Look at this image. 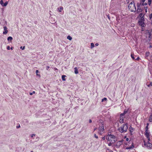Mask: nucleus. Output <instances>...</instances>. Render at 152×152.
Instances as JSON below:
<instances>
[{
	"label": "nucleus",
	"mask_w": 152,
	"mask_h": 152,
	"mask_svg": "<svg viewBox=\"0 0 152 152\" xmlns=\"http://www.w3.org/2000/svg\"><path fill=\"white\" fill-rule=\"evenodd\" d=\"M149 18L150 19H151L152 18V13L150 15H149Z\"/></svg>",
	"instance_id": "36"
},
{
	"label": "nucleus",
	"mask_w": 152,
	"mask_h": 152,
	"mask_svg": "<svg viewBox=\"0 0 152 152\" xmlns=\"http://www.w3.org/2000/svg\"><path fill=\"white\" fill-rule=\"evenodd\" d=\"M149 141L148 140L146 145L147 146L150 147L151 146V144L150 142H149ZM144 145H146V144L145 143Z\"/></svg>",
	"instance_id": "15"
},
{
	"label": "nucleus",
	"mask_w": 152,
	"mask_h": 152,
	"mask_svg": "<svg viewBox=\"0 0 152 152\" xmlns=\"http://www.w3.org/2000/svg\"><path fill=\"white\" fill-rule=\"evenodd\" d=\"M124 119H120L119 121L120 123H123L124 122Z\"/></svg>",
	"instance_id": "29"
},
{
	"label": "nucleus",
	"mask_w": 152,
	"mask_h": 152,
	"mask_svg": "<svg viewBox=\"0 0 152 152\" xmlns=\"http://www.w3.org/2000/svg\"><path fill=\"white\" fill-rule=\"evenodd\" d=\"M142 9L140 6H138L137 9L136 10V13H139L142 12Z\"/></svg>",
	"instance_id": "10"
},
{
	"label": "nucleus",
	"mask_w": 152,
	"mask_h": 152,
	"mask_svg": "<svg viewBox=\"0 0 152 152\" xmlns=\"http://www.w3.org/2000/svg\"><path fill=\"white\" fill-rule=\"evenodd\" d=\"M55 70H57V69H56V68H55Z\"/></svg>",
	"instance_id": "51"
},
{
	"label": "nucleus",
	"mask_w": 152,
	"mask_h": 152,
	"mask_svg": "<svg viewBox=\"0 0 152 152\" xmlns=\"http://www.w3.org/2000/svg\"><path fill=\"white\" fill-rule=\"evenodd\" d=\"M107 141L112 143H115L117 140V138L113 135L108 134L106 137Z\"/></svg>",
	"instance_id": "1"
},
{
	"label": "nucleus",
	"mask_w": 152,
	"mask_h": 152,
	"mask_svg": "<svg viewBox=\"0 0 152 152\" xmlns=\"http://www.w3.org/2000/svg\"><path fill=\"white\" fill-rule=\"evenodd\" d=\"M7 40L8 41H11L12 40L13 38H12V37H9L7 38Z\"/></svg>",
	"instance_id": "20"
},
{
	"label": "nucleus",
	"mask_w": 152,
	"mask_h": 152,
	"mask_svg": "<svg viewBox=\"0 0 152 152\" xmlns=\"http://www.w3.org/2000/svg\"><path fill=\"white\" fill-rule=\"evenodd\" d=\"M20 125H19V126H17L16 127V128H20Z\"/></svg>",
	"instance_id": "45"
},
{
	"label": "nucleus",
	"mask_w": 152,
	"mask_h": 152,
	"mask_svg": "<svg viewBox=\"0 0 152 152\" xmlns=\"http://www.w3.org/2000/svg\"><path fill=\"white\" fill-rule=\"evenodd\" d=\"M50 20L52 23H53L56 22L55 19H53L52 17L50 18Z\"/></svg>",
	"instance_id": "16"
},
{
	"label": "nucleus",
	"mask_w": 152,
	"mask_h": 152,
	"mask_svg": "<svg viewBox=\"0 0 152 152\" xmlns=\"http://www.w3.org/2000/svg\"><path fill=\"white\" fill-rule=\"evenodd\" d=\"M129 129L130 132L131 133V134H132L134 130V129L133 128H132L131 126H130L129 128Z\"/></svg>",
	"instance_id": "18"
},
{
	"label": "nucleus",
	"mask_w": 152,
	"mask_h": 152,
	"mask_svg": "<svg viewBox=\"0 0 152 152\" xmlns=\"http://www.w3.org/2000/svg\"><path fill=\"white\" fill-rule=\"evenodd\" d=\"M7 49L8 50H9L10 49V47L9 46H8Z\"/></svg>",
	"instance_id": "41"
},
{
	"label": "nucleus",
	"mask_w": 152,
	"mask_h": 152,
	"mask_svg": "<svg viewBox=\"0 0 152 152\" xmlns=\"http://www.w3.org/2000/svg\"><path fill=\"white\" fill-rule=\"evenodd\" d=\"M89 123H91L92 122V120L91 119H89Z\"/></svg>",
	"instance_id": "42"
},
{
	"label": "nucleus",
	"mask_w": 152,
	"mask_h": 152,
	"mask_svg": "<svg viewBox=\"0 0 152 152\" xmlns=\"http://www.w3.org/2000/svg\"><path fill=\"white\" fill-rule=\"evenodd\" d=\"M150 53L149 52H146L145 53V58L148 59V58L149 56Z\"/></svg>",
	"instance_id": "14"
},
{
	"label": "nucleus",
	"mask_w": 152,
	"mask_h": 152,
	"mask_svg": "<svg viewBox=\"0 0 152 152\" xmlns=\"http://www.w3.org/2000/svg\"><path fill=\"white\" fill-rule=\"evenodd\" d=\"M149 125V124L148 123H147L146 126H148Z\"/></svg>",
	"instance_id": "48"
},
{
	"label": "nucleus",
	"mask_w": 152,
	"mask_h": 152,
	"mask_svg": "<svg viewBox=\"0 0 152 152\" xmlns=\"http://www.w3.org/2000/svg\"><path fill=\"white\" fill-rule=\"evenodd\" d=\"M20 48L21 49H22V50H23L25 48V46H24L23 47H22V46H21L20 47Z\"/></svg>",
	"instance_id": "35"
},
{
	"label": "nucleus",
	"mask_w": 152,
	"mask_h": 152,
	"mask_svg": "<svg viewBox=\"0 0 152 152\" xmlns=\"http://www.w3.org/2000/svg\"><path fill=\"white\" fill-rule=\"evenodd\" d=\"M67 39H69V40H71L72 39V37H71L69 35H68L67 37Z\"/></svg>",
	"instance_id": "23"
},
{
	"label": "nucleus",
	"mask_w": 152,
	"mask_h": 152,
	"mask_svg": "<svg viewBox=\"0 0 152 152\" xmlns=\"http://www.w3.org/2000/svg\"><path fill=\"white\" fill-rule=\"evenodd\" d=\"M131 57H132V58L133 59H134L135 58H134V56L133 54H131Z\"/></svg>",
	"instance_id": "33"
},
{
	"label": "nucleus",
	"mask_w": 152,
	"mask_h": 152,
	"mask_svg": "<svg viewBox=\"0 0 152 152\" xmlns=\"http://www.w3.org/2000/svg\"><path fill=\"white\" fill-rule=\"evenodd\" d=\"M148 86L150 87L152 86V83L151 82L150 83V84L148 85Z\"/></svg>",
	"instance_id": "30"
},
{
	"label": "nucleus",
	"mask_w": 152,
	"mask_h": 152,
	"mask_svg": "<svg viewBox=\"0 0 152 152\" xmlns=\"http://www.w3.org/2000/svg\"><path fill=\"white\" fill-rule=\"evenodd\" d=\"M94 137L96 138L97 139L98 138V137L96 135V134H94Z\"/></svg>",
	"instance_id": "37"
},
{
	"label": "nucleus",
	"mask_w": 152,
	"mask_h": 152,
	"mask_svg": "<svg viewBox=\"0 0 152 152\" xmlns=\"http://www.w3.org/2000/svg\"><path fill=\"white\" fill-rule=\"evenodd\" d=\"M128 127L127 124H123L118 129L119 131L121 133H124L126 132Z\"/></svg>",
	"instance_id": "2"
},
{
	"label": "nucleus",
	"mask_w": 152,
	"mask_h": 152,
	"mask_svg": "<svg viewBox=\"0 0 152 152\" xmlns=\"http://www.w3.org/2000/svg\"><path fill=\"white\" fill-rule=\"evenodd\" d=\"M140 59V58L139 57H138L137 58L135 59L136 60H139V59Z\"/></svg>",
	"instance_id": "39"
},
{
	"label": "nucleus",
	"mask_w": 152,
	"mask_h": 152,
	"mask_svg": "<svg viewBox=\"0 0 152 152\" xmlns=\"http://www.w3.org/2000/svg\"><path fill=\"white\" fill-rule=\"evenodd\" d=\"M129 10L131 12H135L136 11V7L134 1L131 2L128 6Z\"/></svg>",
	"instance_id": "3"
},
{
	"label": "nucleus",
	"mask_w": 152,
	"mask_h": 152,
	"mask_svg": "<svg viewBox=\"0 0 152 152\" xmlns=\"http://www.w3.org/2000/svg\"><path fill=\"white\" fill-rule=\"evenodd\" d=\"M109 143L108 144V145L110 146L113 143H112L110 142H109Z\"/></svg>",
	"instance_id": "34"
},
{
	"label": "nucleus",
	"mask_w": 152,
	"mask_h": 152,
	"mask_svg": "<svg viewBox=\"0 0 152 152\" xmlns=\"http://www.w3.org/2000/svg\"><path fill=\"white\" fill-rule=\"evenodd\" d=\"M149 121L151 122H152V115H151L150 116Z\"/></svg>",
	"instance_id": "26"
},
{
	"label": "nucleus",
	"mask_w": 152,
	"mask_h": 152,
	"mask_svg": "<svg viewBox=\"0 0 152 152\" xmlns=\"http://www.w3.org/2000/svg\"><path fill=\"white\" fill-rule=\"evenodd\" d=\"M148 126H146L145 127V131H148Z\"/></svg>",
	"instance_id": "32"
},
{
	"label": "nucleus",
	"mask_w": 152,
	"mask_h": 152,
	"mask_svg": "<svg viewBox=\"0 0 152 152\" xmlns=\"http://www.w3.org/2000/svg\"><path fill=\"white\" fill-rule=\"evenodd\" d=\"M74 69H75V73L76 74H78V69H77V67H75L74 68Z\"/></svg>",
	"instance_id": "19"
},
{
	"label": "nucleus",
	"mask_w": 152,
	"mask_h": 152,
	"mask_svg": "<svg viewBox=\"0 0 152 152\" xmlns=\"http://www.w3.org/2000/svg\"><path fill=\"white\" fill-rule=\"evenodd\" d=\"M32 94H33V93H29V94L30 95H32Z\"/></svg>",
	"instance_id": "47"
},
{
	"label": "nucleus",
	"mask_w": 152,
	"mask_h": 152,
	"mask_svg": "<svg viewBox=\"0 0 152 152\" xmlns=\"http://www.w3.org/2000/svg\"><path fill=\"white\" fill-rule=\"evenodd\" d=\"M144 20H140L138 22L139 24L142 27L145 26V23L144 22Z\"/></svg>",
	"instance_id": "6"
},
{
	"label": "nucleus",
	"mask_w": 152,
	"mask_h": 152,
	"mask_svg": "<svg viewBox=\"0 0 152 152\" xmlns=\"http://www.w3.org/2000/svg\"><path fill=\"white\" fill-rule=\"evenodd\" d=\"M144 14H143L142 13H140L139 14V17L141 18L140 20H144Z\"/></svg>",
	"instance_id": "11"
},
{
	"label": "nucleus",
	"mask_w": 152,
	"mask_h": 152,
	"mask_svg": "<svg viewBox=\"0 0 152 152\" xmlns=\"http://www.w3.org/2000/svg\"><path fill=\"white\" fill-rule=\"evenodd\" d=\"M95 45L96 46H98L99 45V44L98 43H96V44H95Z\"/></svg>",
	"instance_id": "46"
},
{
	"label": "nucleus",
	"mask_w": 152,
	"mask_h": 152,
	"mask_svg": "<svg viewBox=\"0 0 152 152\" xmlns=\"http://www.w3.org/2000/svg\"><path fill=\"white\" fill-rule=\"evenodd\" d=\"M107 99L106 98H104L102 100V102H103L104 101H107Z\"/></svg>",
	"instance_id": "28"
},
{
	"label": "nucleus",
	"mask_w": 152,
	"mask_h": 152,
	"mask_svg": "<svg viewBox=\"0 0 152 152\" xmlns=\"http://www.w3.org/2000/svg\"><path fill=\"white\" fill-rule=\"evenodd\" d=\"M127 110H125L124 111V113H121V114H123V115L124 116L127 113Z\"/></svg>",
	"instance_id": "27"
},
{
	"label": "nucleus",
	"mask_w": 152,
	"mask_h": 152,
	"mask_svg": "<svg viewBox=\"0 0 152 152\" xmlns=\"http://www.w3.org/2000/svg\"><path fill=\"white\" fill-rule=\"evenodd\" d=\"M66 77V76L65 75H62V79L63 81H65L66 79L65 77Z\"/></svg>",
	"instance_id": "21"
},
{
	"label": "nucleus",
	"mask_w": 152,
	"mask_h": 152,
	"mask_svg": "<svg viewBox=\"0 0 152 152\" xmlns=\"http://www.w3.org/2000/svg\"><path fill=\"white\" fill-rule=\"evenodd\" d=\"M145 0H142L140 4L142 5H146L147 4V3L146 2H145Z\"/></svg>",
	"instance_id": "12"
},
{
	"label": "nucleus",
	"mask_w": 152,
	"mask_h": 152,
	"mask_svg": "<svg viewBox=\"0 0 152 152\" xmlns=\"http://www.w3.org/2000/svg\"><path fill=\"white\" fill-rule=\"evenodd\" d=\"M123 141L124 140H122L117 142L116 146L118 147H119L122 144V143Z\"/></svg>",
	"instance_id": "9"
},
{
	"label": "nucleus",
	"mask_w": 152,
	"mask_h": 152,
	"mask_svg": "<svg viewBox=\"0 0 152 152\" xmlns=\"http://www.w3.org/2000/svg\"><path fill=\"white\" fill-rule=\"evenodd\" d=\"M31 152H33V151H31Z\"/></svg>",
	"instance_id": "54"
},
{
	"label": "nucleus",
	"mask_w": 152,
	"mask_h": 152,
	"mask_svg": "<svg viewBox=\"0 0 152 152\" xmlns=\"http://www.w3.org/2000/svg\"><path fill=\"white\" fill-rule=\"evenodd\" d=\"M91 49H92L94 47V43H91Z\"/></svg>",
	"instance_id": "24"
},
{
	"label": "nucleus",
	"mask_w": 152,
	"mask_h": 152,
	"mask_svg": "<svg viewBox=\"0 0 152 152\" xmlns=\"http://www.w3.org/2000/svg\"><path fill=\"white\" fill-rule=\"evenodd\" d=\"M151 0H148V4L150 5L151 4Z\"/></svg>",
	"instance_id": "31"
},
{
	"label": "nucleus",
	"mask_w": 152,
	"mask_h": 152,
	"mask_svg": "<svg viewBox=\"0 0 152 152\" xmlns=\"http://www.w3.org/2000/svg\"><path fill=\"white\" fill-rule=\"evenodd\" d=\"M145 135L147 139H148V141L150 140V132H149V130L148 131H145Z\"/></svg>",
	"instance_id": "5"
},
{
	"label": "nucleus",
	"mask_w": 152,
	"mask_h": 152,
	"mask_svg": "<svg viewBox=\"0 0 152 152\" xmlns=\"http://www.w3.org/2000/svg\"><path fill=\"white\" fill-rule=\"evenodd\" d=\"M134 147V145L132 144L131 146H130L129 147H127L126 148V149H130L132 148H133Z\"/></svg>",
	"instance_id": "17"
},
{
	"label": "nucleus",
	"mask_w": 152,
	"mask_h": 152,
	"mask_svg": "<svg viewBox=\"0 0 152 152\" xmlns=\"http://www.w3.org/2000/svg\"><path fill=\"white\" fill-rule=\"evenodd\" d=\"M11 49L12 50V47L11 48Z\"/></svg>",
	"instance_id": "52"
},
{
	"label": "nucleus",
	"mask_w": 152,
	"mask_h": 152,
	"mask_svg": "<svg viewBox=\"0 0 152 152\" xmlns=\"http://www.w3.org/2000/svg\"><path fill=\"white\" fill-rule=\"evenodd\" d=\"M148 34L150 36L151 35V33L148 32Z\"/></svg>",
	"instance_id": "50"
},
{
	"label": "nucleus",
	"mask_w": 152,
	"mask_h": 152,
	"mask_svg": "<svg viewBox=\"0 0 152 152\" xmlns=\"http://www.w3.org/2000/svg\"><path fill=\"white\" fill-rule=\"evenodd\" d=\"M38 72H39L38 70H36V75L37 76H39V77H40V75L38 74Z\"/></svg>",
	"instance_id": "22"
},
{
	"label": "nucleus",
	"mask_w": 152,
	"mask_h": 152,
	"mask_svg": "<svg viewBox=\"0 0 152 152\" xmlns=\"http://www.w3.org/2000/svg\"><path fill=\"white\" fill-rule=\"evenodd\" d=\"M49 68H50V66H47L46 67V69L47 70H48L49 69Z\"/></svg>",
	"instance_id": "38"
},
{
	"label": "nucleus",
	"mask_w": 152,
	"mask_h": 152,
	"mask_svg": "<svg viewBox=\"0 0 152 152\" xmlns=\"http://www.w3.org/2000/svg\"><path fill=\"white\" fill-rule=\"evenodd\" d=\"M4 31L3 32V34H6L7 33L8 31L7 30V28L5 26L4 27Z\"/></svg>",
	"instance_id": "8"
},
{
	"label": "nucleus",
	"mask_w": 152,
	"mask_h": 152,
	"mask_svg": "<svg viewBox=\"0 0 152 152\" xmlns=\"http://www.w3.org/2000/svg\"><path fill=\"white\" fill-rule=\"evenodd\" d=\"M35 93V92L34 91H33L32 93H33V94H34Z\"/></svg>",
	"instance_id": "49"
},
{
	"label": "nucleus",
	"mask_w": 152,
	"mask_h": 152,
	"mask_svg": "<svg viewBox=\"0 0 152 152\" xmlns=\"http://www.w3.org/2000/svg\"><path fill=\"white\" fill-rule=\"evenodd\" d=\"M105 136H104V137H102V139L103 140H105Z\"/></svg>",
	"instance_id": "43"
},
{
	"label": "nucleus",
	"mask_w": 152,
	"mask_h": 152,
	"mask_svg": "<svg viewBox=\"0 0 152 152\" xmlns=\"http://www.w3.org/2000/svg\"><path fill=\"white\" fill-rule=\"evenodd\" d=\"M35 134H33L32 135H31V137H33L34 136H35Z\"/></svg>",
	"instance_id": "40"
},
{
	"label": "nucleus",
	"mask_w": 152,
	"mask_h": 152,
	"mask_svg": "<svg viewBox=\"0 0 152 152\" xmlns=\"http://www.w3.org/2000/svg\"><path fill=\"white\" fill-rule=\"evenodd\" d=\"M99 132L98 133L101 134L104 132V126L103 124L102 123H101L99 125Z\"/></svg>",
	"instance_id": "4"
},
{
	"label": "nucleus",
	"mask_w": 152,
	"mask_h": 152,
	"mask_svg": "<svg viewBox=\"0 0 152 152\" xmlns=\"http://www.w3.org/2000/svg\"><path fill=\"white\" fill-rule=\"evenodd\" d=\"M108 18L109 19V17H108Z\"/></svg>",
	"instance_id": "55"
},
{
	"label": "nucleus",
	"mask_w": 152,
	"mask_h": 152,
	"mask_svg": "<svg viewBox=\"0 0 152 152\" xmlns=\"http://www.w3.org/2000/svg\"><path fill=\"white\" fill-rule=\"evenodd\" d=\"M96 128L94 129V130H96Z\"/></svg>",
	"instance_id": "53"
},
{
	"label": "nucleus",
	"mask_w": 152,
	"mask_h": 152,
	"mask_svg": "<svg viewBox=\"0 0 152 152\" xmlns=\"http://www.w3.org/2000/svg\"><path fill=\"white\" fill-rule=\"evenodd\" d=\"M0 4L3 7L6 6L8 4V2H6L5 3H4V2L2 0H1L0 1Z\"/></svg>",
	"instance_id": "7"
},
{
	"label": "nucleus",
	"mask_w": 152,
	"mask_h": 152,
	"mask_svg": "<svg viewBox=\"0 0 152 152\" xmlns=\"http://www.w3.org/2000/svg\"><path fill=\"white\" fill-rule=\"evenodd\" d=\"M129 140V138H126V141H128Z\"/></svg>",
	"instance_id": "44"
},
{
	"label": "nucleus",
	"mask_w": 152,
	"mask_h": 152,
	"mask_svg": "<svg viewBox=\"0 0 152 152\" xmlns=\"http://www.w3.org/2000/svg\"><path fill=\"white\" fill-rule=\"evenodd\" d=\"M124 116L123 115V114H121L120 115V119H124Z\"/></svg>",
	"instance_id": "25"
},
{
	"label": "nucleus",
	"mask_w": 152,
	"mask_h": 152,
	"mask_svg": "<svg viewBox=\"0 0 152 152\" xmlns=\"http://www.w3.org/2000/svg\"><path fill=\"white\" fill-rule=\"evenodd\" d=\"M63 7H60L57 8V10L59 12H61L62 10H63Z\"/></svg>",
	"instance_id": "13"
}]
</instances>
